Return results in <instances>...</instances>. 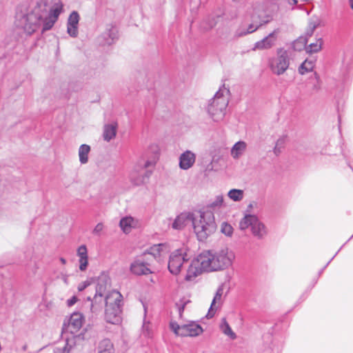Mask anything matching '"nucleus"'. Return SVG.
<instances>
[{
  "instance_id": "obj_3",
  "label": "nucleus",
  "mask_w": 353,
  "mask_h": 353,
  "mask_svg": "<svg viewBox=\"0 0 353 353\" xmlns=\"http://www.w3.org/2000/svg\"><path fill=\"white\" fill-rule=\"evenodd\" d=\"M192 225L198 239L204 241L216 228L214 214L203 212L199 216H194Z\"/></svg>"
},
{
  "instance_id": "obj_37",
  "label": "nucleus",
  "mask_w": 353,
  "mask_h": 353,
  "mask_svg": "<svg viewBox=\"0 0 353 353\" xmlns=\"http://www.w3.org/2000/svg\"><path fill=\"white\" fill-rule=\"evenodd\" d=\"M142 334L147 338H151L152 336L151 325L149 322H147L145 320L143 321V324L142 326Z\"/></svg>"
},
{
  "instance_id": "obj_27",
  "label": "nucleus",
  "mask_w": 353,
  "mask_h": 353,
  "mask_svg": "<svg viewBox=\"0 0 353 353\" xmlns=\"http://www.w3.org/2000/svg\"><path fill=\"white\" fill-rule=\"evenodd\" d=\"M90 146L87 144H82L79 148V161L81 164L88 162V155L90 152Z\"/></svg>"
},
{
  "instance_id": "obj_22",
  "label": "nucleus",
  "mask_w": 353,
  "mask_h": 353,
  "mask_svg": "<svg viewBox=\"0 0 353 353\" xmlns=\"http://www.w3.org/2000/svg\"><path fill=\"white\" fill-rule=\"evenodd\" d=\"M223 196L222 195L216 196L208 205L205 212H211L214 214V218H220L219 210L223 207Z\"/></svg>"
},
{
  "instance_id": "obj_28",
  "label": "nucleus",
  "mask_w": 353,
  "mask_h": 353,
  "mask_svg": "<svg viewBox=\"0 0 353 353\" xmlns=\"http://www.w3.org/2000/svg\"><path fill=\"white\" fill-rule=\"evenodd\" d=\"M314 61L312 60H305L299 66V72L301 74H304L307 72L312 71L314 67Z\"/></svg>"
},
{
  "instance_id": "obj_25",
  "label": "nucleus",
  "mask_w": 353,
  "mask_h": 353,
  "mask_svg": "<svg viewBox=\"0 0 353 353\" xmlns=\"http://www.w3.org/2000/svg\"><path fill=\"white\" fill-rule=\"evenodd\" d=\"M137 221L132 216H125L122 218L119 222V225L123 232L129 233L132 228H135L137 225Z\"/></svg>"
},
{
  "instance_id": "obj_35",
  "label": "nucleus",
  "mask_w": 353,
  "mask_h": 353,
  "mask_svg": "<svg viewBox=\"0 0 353 353\" xmlns=\"http://www.w3.org/2000/svg\"><path fill=\"white\" fill-rule=\"evenodd\" d=\"M80 19L79 14L77 11H72L68 19L67 25L78 26Z\"/></svg>"
},
{
  "instance_id": "obj_7",
  "label": "nucleus",
  "mask_w": 353,
  "mask_h": 353,
  "mask_svg": "<svg viewBox=\"0 0 353 353\" xmlns=\"http://www.w3.org/2000/svg\"><path fill=\"white\" fill-rule=\"evenodd\" d=\"M239 227L242 230L250 228L254 236L259 239H263L267 234L265 225L254 215H245L240 221Z\"/></svg>"
},
{
  "instance_id": "obj_49",
  "label": "nucleus",
  "mask_w": 353,
  "mask_h": 353,
  "mask_svg": "<svg viewBox=\"0 0 353 353\" xmlns=\"http://www.w3.org/2000/svg\"><path fill=\"white\" fill-rule=\"evenodd\" d=\"M344 108V103L342 101L341 103L338 102L337 106H336V110H340L341 109Z\"/></svg>"
},
{
  "instance_id": "obj_8",
  "label": "nucleus",
  "mask_w": 353,
  "mask_h": 353,
  "mask_svg": "<svg viewBox=\"0 0 353 353\" xmlns=\"http://www.w3.org/2000/svg\"><path fill=\"white\" fill-rule=\"evenodd\" d=\"M107 285L105 282L100 279L95 287V294L92 299L90 296L88 297V301L90 306V311L92 314H97L101 311L103 303H105V292Z\"/></svg>"
},
{
  "instance_id": "obj_1",
  "label": "nucleus",
  "mask_w": 353,
  "mask_h": 353,
  "mask_svg": "<svg viewBox=\"0 0 353 353\" xmlns=\"http://www.w3.org/2000/svg\"><path fill=\"white\" fill-rule=\"evenodd\" d=\"M61 0H40L37 8L22 16L17 17V26L28 35L41 29V33L50 30L63 12Z\"/></svg>"
},
{
  "instance_id": "obj_38",
  "label": "nucleus",
  "mask_w": 353,
  "mask_h": 353,
  "mask_svg": "<svg viewBox=\"0 0 353 353\" xmlns=\"http://www.w3.org/2000/svg\"><path fill=\"white\" fill-rule=\"evenodd\" d=\"M321 21L318 17L313 16L310 18L307 27L314 31L321 25Z\"/></svg>"
},
{
  "instance_id": "obj_15",
  "label": "nucleus",
  "mask_w": 353,
  "mask_h": 353,
  "mask_svg": "<svg viewBox=\"0 0 353 353\" xmlns=\"http://www.w3.org/2000/svg\"><path fill=\"white\" fill-rule=\"evenodd\" d=\"M145 259L143 255L136 259L130 265V271L137 275L150 274L152 272L148 267V263L145 262Z\"/></svg>"
},
{
  "instance_id": "obj_32",
  "label": "nucleus",
  "mask_w": 353,
  "mask_h": 353,
  "mask_svg": "<svg viewBox=\"0 0 353 353\" xmlns=\"http://www.w3.org/2000/svg\"><path fill=\"white\" fill-rule=\"evenodd\" d=\"M323 45V40L321 38H319L316 42L311 43L307 47V52L309 53H316L321 50Z\"/></svg>"
},
{
  "instance_id": "obj_5",
  "label": "nucleus",
  "mask_w": 353,
  "mask_h": 353,
  "mask_svg": "<svg viewBox=\"0 0 353 353\" xmlns=\"http://www.w3.org/2000/svg\"><path fill=\"white\" fill-rule=\"evenodd\" d=\"M154 163L155 162L153 161L139 160L130 175L132 183L137 185L145 183L152 173V171L148 168L153 167Z\"/></svg>"
},
{
  "instance_id": "obj_23",
  "label": "nucleus",
  "mask_w": 353,
  "mask_h": 353,
  "mask_svg": "<svg viewBox=\"0 0 353 353\" xmlns=\"http://www.w3.org/2000/svg\"><path fill=\"white\" fill-rule=\"evenodd\" d=\"M223 294V286L221 285L218 288V289L216 292V294L214 296V299L212 301L210 307L209 309V311H208V313L207 315V316L208 318H212L214 316L215 311L221 305V299H222Z\"/></svg>"
},
{
  "instance_id": "obj_17",
  "label": "nucleus",
  "mask_w": 353,
  "mask_h": 353,
  "mask_svg": "<svg viewBox=\"0 0 353 353\" xmlns=\"http://www.w3.org/2000/svg\"><path fill=\"white\" fill-rule=\"evenodd\" d=\"M196 155L190 150H186L179 157V167L182 170H188L195 163Z\"/></svg>"
},
{
  "instance_id": "obj_48",
  "label": "nucleus",
  "mask_w": 353,
  "mask_h": 353,
  "mask_svg": "<svg viewBox=\"0 0 353 353\" xmlns=\"http://www.w3.org/2000/svg\"><path fill=\"white\" fill-rule=\"evenodd\" d=\"M314 31L311 30L310 28L307 27L306 31H305V35L306 37H310L312 36Z\"/></svg>"
},
{
  "instance_id": "obj_36",
  "label": "nucleus",
  "mask_w": 353,
  "mask_h": 353,
  "mask_svg": "<svg viewBox=\"0 0 353 353\" xmlns=\"http://www.w3.org/2000/svg\"><path fill=\"white\" fill-rule=\"evenodd\" d=\"M234 229L232 226L227 222H223L221 225V232L227 236H231Z\"/></svg>"
},
{
  "instance_id": "obj_34",
  "label": "nucleus",
  "mask_w": 353,
  "mask_h": 353,
  "mask_svg": "<svg viewBox=\"0 0 353 353\" xmlns=\"http://www.w3.org/2000/svg\"><path fill=\"white\" fill-rule=\"evenodd\" d=\"M207 113L209 118L214 122H219L225 117L224 112H207Z\"/></svg>"
},
{
  "instance_id": "obj_33",
  "label": "nucleus",
  "mask_w": 353,
  "mask_h": 353,
  "mask_svg": "<svg viewBox=\"0 0 353 353\" xmlns=\"http://www.w3.org/2000/svg\"><path fill=\"white\" fill-rule=\"evenodd\" d=\"M287 141V136L283 135L276 142L275 147L274 148V153L276 155H279L281 152V150L284 148V145Z\"/></svg>"
},
{
  "instance_id": "obj_14",
  "label": "nucleus",
  "mask_w": 353,
  "mask_h": 353,
  "mask_svg": "<svg viewBox=\"0 0 353 353\" xmlns=\"http://www.w3.org/2000/svg\"><path fill=\"white\" fill-rule=\"evenodd\" d=\"M202 268L204 272L216 271V265H214V258L213 257L212 250H204L198 255Z\"/></svg>"
},
{
  "instance_id": "obj_24",
  "label": "nucleus",
  "mask_w": 353,
  "mask_h": 353,
  "mask_svg": "<svg viewBox=\"0 0 353 353\" xmlns=\"http://www.w3.org/2000/svg\"><path fill=\"white\" fill-rule=\"evenodd\" d=\"M247 148V143L243 141L236 142L231 148L230 154L234 159H239Z\"/></svg>"
},
{
  "instance_id": "obj_43",
  "label": "nucleus",
  "mask_w": 353,
  "mask_h": 353,
  "mask_svg": "<svg viewBox=\"0 0 353 353\" xmlns=\"http://www.w3.org/2000/svg\"><path fill=\"white\" fill-rule=\"evenodd\" d=\"M103 230V225L101 223H98L94 228L92 233L94 235L100 236Z\"/></svg>"
},
{
  "instance_id": "obj_42",
  "label": "nucleus",
  "mask_w": 353,
  "mask_h": 353,
  "mask_svg": "<svg viewBox=\"0 0 353 353\" xmlns=\"http://www.w3.org/2000/svg\"><path fill=\"white\" fill-rule=\"evenodd\" d=\"M79 270L82 272L85 271L87 270V268L88 265V257L79 259Z\"/></svg>"
},
{
  "instance_id": "obj_11",
  "label": "nucleus",
  "mask_w": 353,
  "mask_h": 353,
  "mask_svg": "<svg viewBox=\"0 0 353 353\" xmlns=\"http://www.w3.org/2000/svg\"><path fill=\"white\" fill-rule=\"evenodd\" d=\"M290 65V57L287 50L282 48L277 52V57L271 63V69L278 75L283 74Z\"/></svg>"
},
{
  "instance_id": "obj_50",
  "label": "nucleus",
  "mask_w": 353,
  "mask_h": 353,
  "mask_svg": "<svg viewBox=\"0 0 353 353\" xmlns=\"http://www.w3.org/2000/svg\"><path fill=\"white\" fill-rule=\"evenodd\" d=\"M288 2L290 5L295 6L297 4V0H288Z\"/></svg>"
},
{
  "instance_id": "obj_20",
  "label": "nucleus",
  "mask_w": 353,
  "mask_h": 353,
  "mask_svg": "<svg viewBox=\"0 0 353 353\" xmlns=\"http://www.w3.org/2000/svg\"><path fill=\"white\" fill-rule=\"evenodd\" d=\"M83 316L79 312H74L69 321L68 330L72 334L77 332L82 327Z\"/></svg>"
},
{
  "instance_id": "obj_6",
  "label": "nucleus",
  "mask_w": 353,
  "mask_h": 353,
  "mask_svg": "<svg viewBox=\"0 0 353 353\" xmlns=\"http://www.w3.org/2000/svg\"><path fill=\"white\" fill-rule=\"evenodd\" d=\"M212 250L214 258V265L216 266V271L223 270L232 266L235 259V253L232 250L224 246Z\"/></svg>"
},
{
  "instance_id": "obj_51",
  "label": "nucleus",
  "mask_w": 353,
  "mask_h": 353,
  "mask_svg": "<svg viewBox=\"0 0 353 353\" xmlns=\"http://www.w3.org/2000/svg\"><path fill=\"white\" fill-rule=\"evenodd\" d=\"M60 261L63 265L66 263V260L64 258H63V257L60 258Z\"/></svg>"
},
{
  "instance_id": "obj_54",
  "label": "nucleus",
  "mask_w": 353,
  "mask_h": 353,
  "mask_svg": "<svg viewBox=\"0 0 353 353\" xmlns=\"http://www.w3.org/2000/svg\"><path fill=\"white\" fill-rule=\"evenodd\" d=\"M313 75L314 76L315 79H317V78H318V75H317V74H316V72H314V73L313 74Z\"/></svg>"
},
{
  "instance_id": "obj_2",
  "label": "nucleus",
  "mask_w": 353,
  "mask_h": 353,
  "mask_svg": "<svg viewBox=\"0 0 353 353\" xmlns=\"http://www.w3.org/2000/svg\"><path fill=\"white\" fill-rule=\"evenodd\" d=\"M122 300L123 296L118 291L112 290L106 294L105 309L106 322L114 325H118L121 322Z\"/></svg>"
},
{
  "instance_id": "obj_41",
  "label": "nucleus",
  "mask_w": 353,
  "mask_h": 353,
  "mask_svg": "<svg viewBox=\"0 0 353 353\" xmlns=\"http://www.w3.org/2000/svg\"><path fill=\"white\" fill-rule=\"evenodd\" d=\"M67 32L72 37H77L78 35V26L67 25Z\"/></svg>"
},
{
  "instance_id": "obj_30",
  "label": "nucleus",
  "mask_w": 353,
  "mask_h": 353,
  "mask_svg": "<svg viewBox=\"0 0 353 353\" xmlns=\"http://www.w3.org/2000/svg\"><path fill=\"white\" fill-rule=\"evenodd\" d=\"M270 20H271V17L266 16L265 17H264L263 19L260 20L259 23L258 25L255 26L254 24H250L248 26L246 32H245L243 34H241V35L254 32V31H256L262 25L268 23V22H270Z\"/></svg>"
},
{
  "instance_id": "obj_55",
  "label": "nucleus",
  "mask_w": 353,
  "mask_h": 353,
  "mask_svg": "<svg viewBox=\"0 0 353 353\" xmlns=\"http://www.w3.org/2000/svg\"><path fill=\"white\" fill-rule=\"evenodd\" d=\"M339 122L341 123V116H339Z\"/></svg>"
},
{
  "instance_id": "obj_31",
  "label": "nucleus",
  "mask_w": 353,
  "mask_h": 353,
  "mask_svg": "<svg viewBox=\"0 0 353 353\" xmlns=\"http://www.w3.org/2000/svg\"><path fill=\"white\" fill-rule=\"evenodd\" d=\"M220 328L223 333L225 335L228 336L231 339H235L236 337V334L232 330L230 326L225 321V319H223L222 323L220 325Z\"/></svg>"
},
{
  "instance_id": "obj_29",
  "label": "nucleus",
  "mask_w": 353,
  "mask_h": 353,
  "mask_svg": "<svg viewBox=\"0 0 353 353\" xmlns=\"http://www.w3.org/2000/svg\"><path fill=\"white\" fill-rule=\"evenodd\" d=\"M228 196L234 201H241L244 197V192L239 189H232L228 192Z\"/></svg>"
},
{
  "instance_id": "obj_19",
  "label": "nucleus",
  "mask_w": 353,
  "mask_h": 353,
  "mask_svg": "<svg viewBox=\"0 0 353 353\" xmlns=\"http://www.w3.org/2000/svg\"><path fill=\"white\" fill-rule=\"evenodd\" d=\"M103 45L110 46L118 39V30L112 24L108 25L106 31L101 35Z\"/></svg>"
},
{
  "instance_id": "obj_40",
  "label": "nucleus",
  "mask_w": 353,
  "mask_h": 353,
  "mask_svg": "<svg viewBox=\"0 0 353 353\" xmlns=\"http://www.w3.org/2000/svg\"><path fill=\"white\" fill-rule=\"evenodd\" d=\"M77 255L79 259L88 258V250L85 245H82L79 247L77 252Z\"/></svg>"
},
{
  "instance_id": "obj_39",
  "label": "nucleus",
  "mask_w": 353,
  "mask_h": 353,
  "mask_svg": "<svg viewBox=\"0 0 353 353\" xmlns=\"http://www.w3.org/2000/svg\"><path fill=\"white\" fill-rule=\"evenodd\" d=\"M72 345H69L68 341L65 343L63 346H57L54 350V353H69Z\"/></svg>"
},
{
  "instance_id": "obj_53",
  "label": "nucleus",
  "mask_w": 353,
  "mask_h": 353,
  "mask_svg": "<svg viewBox=\"0 0 353 353\" xmlns=\"http://www.w3.org/2000/svg\"><path fill=\"white\" fill-rule=\"evenodd\" d=\"M350 8L353 10V0H349Z\"/></svg>"
},
{
  "instance_id": "obj_47",
  "label": "nucleus",
  "mask_w": 353,
  "mask_h": 353,
  "mask_svg": "<svg viewBox=\"0 0 353 353\" xmlns=\"http://www.w3.org/2000/svg\"><path fill=\"white\" fill-rule=\"evenodd\" d=\"M185 305V303H183L182 305L176 304V306L178 307V312H179L180 316H181V315H182V312L184 310Z\"/></svg>"
},
{
  "instance_id": "obj_16",
  "label": "nucleus",
  "mask_w": 353,
  "mask_h": 353,
  "mask_svg": "<svg viewBox=\"0 0 353 353\" xmlns=\"http://www.w3.org/2000/svg\"><path fill=\"white\" fill-rule=\"evenodd\" d=\"M194 215L192 213L182 212L173 220L171 227L174 230H182L190 223H192Z\"/></svg>"
},
{
  "instance_id": "obj_45",
  "label": "nucleus",
  "mask_w": 353,
  "mask_h": 353,
  "mask_svg": "<svg viewBox=\"0 0 353 353\" xmlns=\"http://www.w3.org/2000/svg\"><path fill=\"white\" fill-rule=\"evenodd\" d=\"M74 85L73 83H71L68 85V88L67 90V92L63 93V98L65 99H68L70 97V94L69 93V90L71 88H74Z\"/></svg>"
},
{
  "instance_id": "obj_26",
  "label": "nucleus",
  "mask_w": 353,
  "mask_h": 353,
  "mask_svg": "<svg viewBox=\"0 0 353 353\" xmlns=\"http://www.w3.org/2000/svg\"><path fill=\"white\" fill-rule=\"evenodd\" d=\"M97 350V353H114L113 344L110 340L104 339L99 342Z\"/></svg>"
},
{
  "instance_id": "obj_12",
  "label": "nucleus",
  "mask_w": 353,
  "mask_h": 353,
  "mask_svg": "<svg viewBox=\"0 0 353 353\" xmlns=\"http://www.w3.org/2000/svg\"><path fill=\"white\" fill-rule=\"evenodd\" d=\"M170 248L167 243H159L152 246L148 253H144L143 256L148 259V256H152L159 263L164 261L167 254L170 252Z\"/></svg>"
},
{
  "instance_id": "obj_21",
  "label": "nucleus",
  "mask_w": 353,
  "mask_h": 353,
  "mask_svg": "<svg viewBox=\"0 0 353 353\" xmlns=\"http://www.w3.org/2000/svg\"><path fill=\"white\" fill-rule=\"evenodd\" d=\"M118 123L117 121L112 120L104 125L103 137L108 142L114 139L117 135Z\"/></svg>"
},
{
  "instance_id": "obj_46",
  "label": "nucleus",
  "mask_w": 353,
  "mask_h": 353,
  "mask_svg": "<svg viewBox=\"0 0 353 353\" xmlns=\"http://www.w3.org/2000/svg\"><path fill=\"white\" fill-rule=\"evenodd\" d=\"M90 284L89 283H87V282H83L81 283H80L79 285H78V290L79 292H82L88 286H89Z\"/></svg>"
},
{
  "instance_id": "obj_44",
  "label": "nucleus",
  "mask_w": 353,
  "mask_h": 353,
  "mask_svg": "<svg viewBox=\"0 0 353 353\" xmlns=\"http://www.w3.org/2000/svg\"><path fill=\"white\" fill-rule=\"evenodd\" d=\"M77 300H78L77 297L76 296H73L72 298L69 299L67 301L68 306L71 307V306L74 305L77 302Z\"/></svg>"
},
{
  "instance_id": "obj_13",
  "label": "nucleus",
  "mask_w": 353,
  "mask_h": 353,
  "mask_svg": "<svg viewBox=\"0 0 353 353\" xmlns=\"http://www.w3.org/2000/svg\"><path fill=\"white\" fill-rule=\"evenodd\" d=\"M199 261L198 256L191 261L190 259L188 260V263L186 265L188 268L185 276L186 281H192L204 272V269L202 268L201 263Z\"/></svg>"
},
{
  "instance_id": "obj_18",
  "label": "nucleus",
  "mask_w": 353,
  "mask_h": 353,
  "mask_svg": "<svg viewBox=\"0 0 353 353\" xmlns=\"http://www.w3.org/2000/svg\"><path fill=\"white\" fill-rule=\"evenodd\" d=\"M279 30L276 29L272 32L270 33L267 37H264L261 41H257L254 45L256 49H268L274 46L276 40V34Z\"/></svg>"
},
{
  "instance_id": "obj_52",
  "label": "nucleus",
  "mask_w": 353,
  "mask_h": 353,
  "mask_svg": "<svg viewBox=\"0 0 353 353\" xmlns=\"http://www.w3.org/2000/svg\"><path fill=\"white\" fill-rule=\"evenodd\" d=\"M63 281L65 283L68 284V277L66 276H63Z\"/></svg>"
},
{
  "instance_id": "obj_4",
  "label": "nucleus",
  "mask_w": 353,
  "mask_h": 353,
  "mask_svg": "<svg viewBox=\"0 0 353 353\" xmlns=\"http://www.w3.org/2000/svg\"><path fill=\"white\" fill-rule=\"evenodd\" d=\"M191 256L188 249L185 247L172 252L170 255L168 264L170 272L174 275L179 274L186 267Z\"/></svg>"
},
{
  "instance_id": "obj_10",
  "label": "nucleus",
  "mask_w": 353,
  "mask_h": 353,
  "mask_svg": "<svg viewBox=\"0 0 353 353\" xmlns=\"http://www.w3.org/2000/svg\"><path fill=\"white\" fill-rule=\"evenodd\" d=\"M170 327L175 334L181 336H196L203 332L202 327L192 321L181 325L176 322L171 321Z\"/></svg>"
},
{
  "instance_id": "obj_9",
  "label": "nucleus",
  "mask_w": 353,
  "mask_h": 353,
  "mask_svg": "<svg viewBox=\"0 0 353 353\" xmlns=\"http://www.w3.org/2000/svg\"><path fill=\"white\" fill-rule=\"evenodd\" d=\"M230 90L222 85L209 100L208 110H225L229 103Z\"/></svg>"
}]
</instances>
